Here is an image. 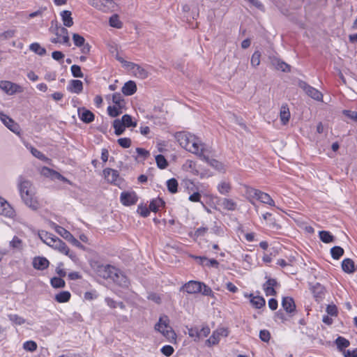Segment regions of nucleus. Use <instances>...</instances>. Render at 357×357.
Instances as JSON below:
<instances>
[{"label": "nucleus", "mask_w": 357, "mask_h": 357, "mask_svg": "<svg viewBox=\"0 0 357 357\" xmlns=\"http://www.w3.org/2000/svg\"><path fill=\"white\" fill-rule=\"evenodd\" d=\"M18 189L22 201L27 206L33 210L39 208L35 189L29 181L20 176L18 180Z\"/></svg>", "instance_id": "obj_1"}, {"label": "nucleus", "mask_w": 357, "mask_h": 357, "mask_svg": "<svg viewBox=\"0 0 357 357\" xmlns=\"http://www.w3.org/2000/svg\"><path fill=\"white\" fill-rule=\"evenodd\" d=\"M186 151L197 155L202 159L205 154L211 153V148L194 135Z\"/></svg>", "instance_id": "obj_2"}, {"label": "nucleus", "mask_w": 357, "mask_h": 357, "mask_svg": "<svg viewBox=\"0 0 357 357\" xmlns=\"http://www.w3.org/2000/svg\"><path fill=\"white\" fill-rule=\"evenodd\" d=\"M155 329L162 333L170 342L176 341V335L169 325V319L167 316L161 317L155 326Z\"/></svg>", "instance_id": "obj_3"}, {"label": "nucleus", "mask_w": 357, "mask_h": 357, "mask_svg": "<svg viewBox=\"0 0 357 357\" xmlns=\"http://www.w3.org/2000/svg\"><path fill=\"white\" fill-rule=\"evenodd\" d=\"M0 89L8 96L23 92L22 86L18 84L7 80L0 81Z\"/></svg>", "instance_id": "obj_4"}, {"label": "nucleus", "mask_w": 357, "mask_h": 357, "mask_svg": "<svg viewBox=\"0 0 357 357\" xmlns=\"http://www.w3.org/2000/svg\"><path fill=\"white\" fill-rule=\"evenodd\" d=\"M127 65L128 66L127 70L135 77L140 79H144L149 77V73L144 67L132 62H131L130 64Z\"/></svg>", "instance_id": "obj_5"}, {"label": "nucleus", "mask_w": 357, "mask_h": 357, "mask_svg": "<svg viewBox=\"0 0 357 357\" xmlns=\"http://www.w3.org/2000/svg\"><path fill=\"white\" fill-rule=\"evenodd\" d=\"M299 86L305 92V93L317 101H323V94L318 89L309 85L305 82L301 81Z\"/></svg>", "instance_id": "obj_6"}, {"label": "nucleus", "mask_w": 357, "mask_h": 357, "mask_svg": "<svg viewBox=\"0 0 357 357\" xmlns=\"http://www.w3.org/2000/svg\"><path fill=\"white\" fill-rule=\"evenodd\" d=\"M229 335V331L225 328H218L214 331L211 337L206 341V344L208 347L218 344L221 337Z\"/></svg>", "instance_id": "obj_7"}, {"label": "nucleus", "mask_w": 357, "mask_h": 357, "mask_svg": "<svg viewBox=\"0 0 357 357\" xmlns=\"http://www.w3.org/2000/svg\"><path fill=\"white\" fill-rule=\"evenodd\" d=\"M102 173L105 180L108 183L118 186L121 185V179L117 170L111 168H105Z\"/></svg>", "instance_id": "obj_8"}, {"label": "nucleus", "mask_w": 357, "mask_h": 357, "mask_svg": "<svg viewBox=\"0 0 357 357\" xmlns=\"http://www.w3.org/2000/svg\"><path fill=\"white\" fill-rule=\"evenodd\" d=\"M138 201V197L134 191H123L120 195V202L126 206L135 205Z\"/></svg>", "instance_id": "obj_9"}, {"label": "nucleus", "mask_w": 357, "mask_h": 357, "mask_svg": "<svg viewBox=\"0 0 357 357\" xmlns=\"http://www.w3.org/2000/svg\"><path fill=\"white\" fill-rule=\"evenodd\" d=\"M193 135V134L186 131H179L174 134V137L180 146L186 150L190 144Z\"/></svg>", "instance_id": "obj_10"}, {"label": "nucleus", "mask_w": 357, "mask_h": 357, "mask_svg": "<svg viewBox=\"0 0 357 357\" xmlns=\"http://www.w3.org/2000/svg\"><path fill=\"white\" fill-rule=\"evenodd\" d=\"M87 1L91 6L103 12H107L114 4L112 0H87Z\"/></svg>", "instance_id": "obj_11"}, {"label": "nucleus", "mask_w": 357, "mask_h": 357, "mask_svg": "<svg viewBox=\"0 0 357 357\" xmlns=\"http://www.w3.org/2000/svg\"><path fill=\"white\" fill-rule=\"evenodd\" d=\"M117 273V268L111 265H101L98 268V275L105 279H112Z\"/></svg>", "instance_id": "obj_12"}, {"label": "nucleus", "mask_w": 357, "mask_h": 357, "mask_svg": "<svg viewBox=\"0 0 357 357\" xmlns=\"http://www.w3.org/2000/svg\"><path fill=\"white\" fill-rule=\"evenodd\" d=\"M0 120L1 122L14 133H20V126L11 118L0 112Z\"/></svg>", "instance_id": "obj_13"}, {"label": "nucleus", "mask_w": 357, "mask_h": 357, "mask_svg": "<svg viewBox=\"0 0 357 357\" xmlns=\"http://www.w3.org/2000/svg\"><path fill=\"white\" fill-rule=\"evenodd\" d=\"M51 247L56 250H58L59 252L65 254L71 259H74L75 257V255L73 252H70V249L66 245V244L58 237L56 238V239H55L54 243L52 245Z\"/></svg>", "instance_id": "obj_14"}, {"label": "nucleus", "mask_w": 357, "mask_h": 357, "mask_svg": "<svg viewBox=\"0 0 357 357\" xmlns=\"http://www.w3.org/2000/svg\"><path fill=\"white\" fill-rule=\"evenodd\" d=\"M202 282L191 280L185 283L183 288L184 290L190 294H197L202 291Z\"/></svg>", "instance_id": "obj_15"}, {"label": "nucleus", "mask_w": 357, "mask_h": 357, "mask_svg": "<svg viewBox=\"0 0 357 357\" xmlns=\"http://www.w3.org/2000/svg\"><path fill=\"white\" fill-rule=\"evenodd\" d=\"M244 296L250 298L251 305L256 309H261L265 306L266 301L262 296H254L253 294L248 293H245Z\"/></svg>", "instance_id": "obj_16"}, {"label": "nucleus", "mask_w": 357, "mask_h": 357, "mask_svg": "<svg viewBox=\"0 0 357 357\" xmlns=\"http://www.w3.org/2000/svg\"><path fill=\"white\" fill-rule=\"evenodd\" d=\"M310 289L316 301H320L324 298L326 289L320 283L317 282L311 287Z\"/></svg>", "instance_id": "obj_17"}, {"label": "nucleus", "mask_w": 357, "mask_h": 357, "mask_svg": "<svg viewBox=\"0 0 357 357\" xmlns=\"http://www.w3.org/2000/svg\"><path fill=\"white\" fill-rule=\"evenodd\" d=\"M112 280L114 283L123 288H128L130 284L128 278L119 269H117V273H116Z\"/></svg>", "instance_id": "obj_18"}, {"label": "nucleus", "mask_w": 357, "mask_h": 357, "mask_svg": "<svg viewBox=\"0 0 357 357\" xmlns=\"http://www.w3.org/2000/svg\"><path fill=\"white\" fill-rule=\"evenodd\" d=\"M203 161L207 162L211 167L218 170L220 172H225V165L222 162L217 160L216 159L210 158L207 154H205L202 159Z\"/></svg>", "instance_id": "obj_19"}, {"label": "nucleus", "mask_w": 357, "mask_h": 357, "mask_svg": "<svg viewBox=\"0 0 357 357\" xmlns=\"http://www.w3.org/2000/svg\"><path fill=\"white\" fill-rule=\"evenodd\" d=\"M78 116L82 121L86 123H89L94 121V114L85 107L78 109Z\"/></svg>", "instance_id": "obj_20"}, {"label": "nucleus", "mask_w": 357, "mask_h": 357, "mask_svg": "<svg viewBox=\"0 0 357 357\" xmlns=\"http://www.w3.org/2000/svg\"><path fill=\"white\" fill-rule=\"evenodd\" d=\"M278 285V282L275 279L269 278L263 285V289L265 292V294L268 296H275L276 294V291L275 290V287Z\"/></svg>", "instance_id": "obj_21"}, {"label": "nucleus", "mask_w": 357, "mask_h": 357, "mask_svg": "<svg viewBox=\"0 0 357 357\" xmlns=\"http://www.w3.org/2000/svg\"><path fill=\"white\" fill-rule=\"evenodd\" d=\"M67 90L70 93L79 94L83 90V83L79 79H72L67 86Z\"/></svg>", "instance_id": "obj_22"}, {"label": "nucleus", "mask_w": 357, "mask_h": 357, "mask_svg": "<svg viewBox=\"0 0 357 357\" xmlns=\"http://www.w3.org/2000/svg\"><path fill=\"white\" fill-rule=\"evenodd\" d=\"M54 33L57 37L62 39V43L69 45V36L68 30L61 26H56Z\"/></svg>", "instance_id": "obj_23"}, {"label": "nucleus", "mask_w": 357, "mask_h": 357, "mask_svg": "<svg viewBox=\"0 0 357 357\" xmlns=\"http://www.w3.org/2000/svg\"><path fill=\"white\" fill-rule=\"evenodd\" d=\"M32 264L34 268L43 271L49 266L50 262L45 257H36Z\"/></svg>", "instance_id": "obj_24"}, {"label": "nucleus", "mask_w": 357, "mask_h": 357, "mask_svg": "<svg viewBox=\"0 0 357 357\" xmlns=\"http://www.w3.org/2000/svg\"><path fill=\"white\" fill-rule=\"evenodd\" d=\"M219 205L225 210L235 211L237 204L231 199L222 198L219 200Z\"/></svg>", "instance_id": "obj_25"}, {"label": "nucleus", "mask_w": 357, "mask_h": 357, "mask_svg": "<svg viewBox=\"0 0 357 357\" xmlns=\"http://www.w3.org/2000/svg\"><path fill=\"white\" fill-rule=\"evenodd\" d=\"M334 343L338 351L342 352L343 355L344 352L347 351L346 348L349 347L350 345V342L342 336H338Z\"/></svg>", "instance_id": "obj_26"}, {"label": "nucleus", "mask_w": 357, "mask_h": 357, "mask_svg": "<svg viewBox=\"0 0 357 357\" xmlns=\"http://www.w3.org/2000/svg\"><path fill=\"white\" fill-rule=\"evenodd\" d=\"M282 306L287 313H292L296 309L294 299L289 296L282 298Z\"/></svg>", "instance_id": "obj_27"}, {"label": "nucleus", "mask_w": 357, "mask_h": 357, "mask_svg": "<svg viewBox=\"0 0 357 357\" xmlns=\"http://www.w3.org/2000/svg\"><path fill=\"white\" fill-rule=\"evenodd\" d=\"M137 91V85L134 81H128L121 89L122 93L126 96H132Z\"/></svg>", "instance_id": "obj_28"}, {"label": "nucleus", "mask_w": 357, "mask_h": 357, "mask_svg": "<svg viewBox=\"0 0 357 357\" xmlns=\"http://www.w3.org/2000/svg\"><path fill=\"white\" fill-rule=\"evenodd\" d=\"M61 20L65 26L70 27L73 25L72 13L70 10H63L60 13Z\"/></svg>", "instance_id": "obj_29"}, {"label": "nucleus", "mask_w": 357, "mask_h": 357, "mask_svg": "<svg viewBox=\"0 0 357 357\" xmlns=\"http://www.w3.org/2000/svg\"><path fill=\"white\" fill-rule=\"evenodd\" d=\"M280 121L283 125H286L290 118V112L287 104H284L281 106L280 112Z\"/></svg>", "instance_id": "obj_30"}, {"label": "nucleus", "mask_w": 357, "mask_h": 357, "mask_svg": "<svg viewBox=\"0 0 357 357\" xmlns=\"http://www.w3.org/2000/svg\"><path fill=\"white\" fill-rule=\"evenodd\" d=\"M342 268L345 273H354L356 269L354 261L349 258L344 259L342 261Z\"/></svg>", "instance_id": "obj_31"}, {"label": "nucleus", "mask_w": 357, "mask_h": 357, "mask_svg": "<svg viewBox=\"0 0 357 357\" xmlns=\"http://www.w3.org/2000/svg\"><path fill=\"white\" fill-rule=\"evenodd\" d=\"M9 248L15 251H21L23 248V241L18 236H14L13 239L9 242Z\"/></svg>", "instance_id": "obj_32"}, {"label": "nucleus", "mask_w": 357, "mask_h": 357, "mask_svg": "<svg viewBox=\"0 0 357 357\" xmlns=\"http://www.w3.org/2000/svg\"><path fill=\"white\" fill-rule=\"evenodd\" d=\"M217 190L221 195H227L231 190V183L229 182L222 181L217 185Z\"/></svg>", "instance_id": "obj_33"}, {"label": "nucleus", "mask_w": 357, "mask_h": 357, "mask_svg": "<svg viewBox=\"0 0 357 357\" xmlns=\"http://www.w3.org/2000/svg\"><path fill=\"white\" fill-rule=\"evenodd\" d=\"M319 237L320 240L324 243H330L335 241V236L328 231H319Z\"/></svg>", "instance_id": "obj_34"}, {"label": "nucleus", "mask_w": 357, "mask_h": 357, "mask_svg": "<svg viewBox=\"0 0 357 357\" xmlns=\"http://www.w3.org/2000/svg\"><path fill=\"white\" fill-rule=\"evenodd\" d=\"M71 294L68 291H62L56 294L54 296V300L59 303H66L70 299Z\"/></svg>", "instance_id": "obj_35"}, {"label": "nucleus", "mask_w": 357, "mask_h": 357, "mask_svg": "<svg viewBox=\"0 0 357 357\" xmlns=\"http://www.w3.org/2000/svg\"><path fill=\"white\" fill-rule=\"evenodd\" d=\"M26 147L28 149H29L31 154L34 157L37 158L38 159H39V160H42L43 162H47L48 164L50 163L51 160L50 158H48L47 156H45L42 152H40V151H38V149H36V148H34V147H33L31 146H30L29 147H28L26 146Z\"/></svg>", "instance_id": "obj_36"}, {"label": "nucleus", "mask_w": 357, "mask_h": 357, "mask_svg": "<svg viewBox=\"0 0 357 357\" xmlns=\"http://www.w3.org/2000/svg\"><path fill=\"white\" fill-rule=\"evenodd\" d=\"M40 237L45 243H46L47 245L50 247L54 243L55 239H56L57 238V236H54L52 234L44 231L40 234Z\"/></svg>", "instance_id": "obj_37"}, {"label": "nucleus", "mask_w": 357, "mask_h": 357, "mask_svg": "<svg viewBox=\"0 0 357 357\" xmlns=\"http://www.w3.org/2000/svg\"><path fill=\"white\" fill-rule=\"evenodd\" d=\"M165 204L164 201L160 198H155L151 201L149 204V209L153 212H157L160 208L162 207Z\"/></svg>", "instance_id": "obj_38"}, {"label": "nucleus", "mask_w": 357, "mask_h": 357, "mask_svg": "<svg viewBox=\"0 0 357 357\" xmlns=\"http://www.w3.org/2000/svg\"><path fill=\"white\" fill-rule=\"evenodd\" d=\"M258 200L271 206H275V203L271 197L268 193L264 192L262 191L260 192Z\"/></svg>", "instance_id": "obj_39"}, {"label": "nucleus", "mask_w": 357, "mask_h": 357, "mask_svg": "<svg viewBox=\"0 0 357 357\" xmlns=\"http://www.w3.org/2000/svg\"><path fill=\"white\" fill-rule=\"evenodd\" d=\"M123 106L121 105H112L107 107L108 114L112 117H116L123 112Z\"/></svg>", "instance_id": "obj_40"}, {"label": "nucleus", "mask_w": 357, "mask_h": 357, "mask_svg": "<svg viewBox=\"0 0 357 357\" xmlns=\"http://www.w3.org/2000/svg\"><path fill=\"white\" fill-rule=\"evenodd\" d=\"M29 50L39 56H44L46 54L45 48L43 47L38 43H33L29 45Z\"/></svg>", "instance_id": "obj_41"}, {"label": "nucleus", "mask_w": 357, "mask_h": 357, "mask_svg": "<svg viewBox=\"0 0 357 357\" xmlns=\"http://www.w3.org/2000/svg\"><path fill=\"white\" fill-rule=\"evenodd\" d=\"M113 127L114 128V133L116 135H121L123 133L126 126L119 119H115L113 122Z\"/></svg>", "instance_id": "obj_42"}, {"label": "nucleus", "mask_w": 357, "mask_h": 357, "mask_svg": "<svg viewBox=\"0 0 357 357\" xmlns=\"http://www.w3.org/2000/svg\"><path fill=\"white\" fill-rule=\"evenodd\" d=\"M11 213V208L9 204L0 197V214L9 215Z\"/></svg>", "instance_id": "obj_43"}, {"label": "nucleus", "mask_w": 357, "mask_h": 357, "mask_svg": "<svg viewBox=\"0 0 357 357\" xmlns=\"http://www.w3.org/2000/svg\"><path fill=\"white\" fill-rule=\"evenodd\" d=\"M8 317L13 325L21 326L26 323V319L17 314H9Z\"/></svg>", "instance_id": "obj_44"}, {"label": "nucleus", "mask_w": 357, "mask_h": 357, "mask_svg": "<svg viewBox=\"0 0 357 357\" xmlns=\"http://www.w3.org/2000/svg\"><path fill=\"white\" fill-rule=\"evenodd\" d=\"M260 192L261 190L253 188H247L245 190V194L250 202L252 203V199H256L258 200Z\"/></svg>", "instance_id": "obj_45"}, {"label": "nucleus", "mask_w": 357, "mask_h": 357, "mask_svg": "<svg viewBox=\"0 0 357 357\" xmlns=\"http://www.w3.org/2000/svg\"><path fill=\"white\" fill-rule=\"evenodd\" d=\"M109 23L112 27L116 29H121L123 26V23L117 14H114L109 17Z\"/></svg>", "instance_id": "obj_46"}, {"label": "nucleus", "mask_w": 357, "mask_h": 357, "mask_svg": "<svg viewBox=\"0 0 357 357\" xmlns=\"http://www.w3.org/2000/svg\"><path fill=\"white\" fill-rule=\"evenodd\" d=\"M344 253V249L340 246H334L331 249V255L333 259H339Z\"/></svg>", "instance_id": "obj_47"}, {"label": "nucleus", "mask_w": 357, "mask_h": 357, "mask_svg": "<svg viewBox=\"0 0 357 357\" xmlns=\"http://www.w3.org/2000/svg\"><path fill=\"white\" fill-rule=\"evenodd\" d=\"M178 181L176 178H172L167 181V189L172 194L178 191Z\"/></svg>", "instance_id": "obj_48"}, {"label": "nucleus", "mask_w": 357, "mask_h": 357, "mask_svg": "<svg viewBox=\"0 0 357 357\" xmlns=\"http://www.w3.org/2000/svg\"><path fill=\"white\" fill-rule=\"evenodd\" d=\"M120 120L126 128L137 126V123L132 121V116L129 114H124Z\"/></svg>", "instance_id": "obj_49"}, {"label": "nucleus", "mask_w": 357, "mask_h": 357, "mask_svg": "<svg viewBox=\"0 0 357 357\" xmlns=\"http://www.w3.org/2000/svg\"><path fill=\"white\" fill-rule=\"evenodd\" d=\"M56 231L65 239L68 241H76L73 236L66 229L62 227H58Z\"/></svg>", "instance_id": "obj_50"}, {"label": "nucleus", "mask_w": 357, "mask_h": 357, "mask_svg": "<svg viewBox=\"0 0 357 357\" xmlns=\"http://www.w3.org/2000/svg\"><path fill=\"white\" fill-rule=\"evenodd\" d=\"M50 283L54 288H63L66 286V282L61 278H52Z\"/></svg>", "instance_id": "obj_51"}, {"label": "nucleus", "mask_w": 357, "mask_h": 357, "mask_svg": "<svg viewBox=\"0 0 357 357\" xmlns=\"http://www.w3.org/2000/svg\"><path fill=\"white\" fill-rule=\"evenodd\" d=\"M186 190L188 193L190 195L196 191H199V188L191 180H188L185 182Z\"/></svg>", "instance_id": "obj_52"}, {"label": "nucleus", "mask_w": 357, "mask_h": 357, "mask_svg": "<svg viewBox=\"0 0 357 357\" xmlns=\"http://www.w3.org/2000/svg\"><path fill=\"white\" fill-rule=\"evenodd\" d=\"M23 349L27 351L33 352L37 349V344L33 340L26 341L23 343Z\"/></svg>", "instance_id": "obj_53"}, {"label": "nucleus", "mask_w": 357, "mask_h": 357, "mask_svg": "<svg viewBox=\"0 0 357 357\" xmlns=\"http://www.w3.org/2000/svg\"><path fill=\"white\" fill-rule=\"evenodd\" d=\"M188 331L189 336L192 338H194L195 341L198 340L200 338V333L198 327L195 326L188 328Z\"/></svg>", "instance_id": "obj_54"}, {"label": "nucleus", "mask_w": 357, "mask_h": 357, "mask_svg": "<svg viewBox=\"0 0 357 357\" xmlns=\"http://www.w3.org/2000/svg\"><path fill=\"white\" fill-rule=\"evenodd\" d=\"M40 172H41V174H43V176H46V177H50L52 179L55 178L56 174L57 173V172H56L49 167H43L41 169Z\"/></svg>", "instance_id": "obj_55"}, {"label": "nucleus", "mask_w": 357, "mask_h": 357, "mask_svg": "<svg viewBox=\"0 0 357 357\" xmlns=\"http://www.w3.org/2000/svg\"><path fill=\"white\" fill-rule=\"evenodd\" d=\"M155 161L160 169H165L167 166V161L162 155H158L155 157Z\"/></svg>", "instance_id": "obj_56"}, {"label": "nucleus", "mask_w": 357, "mask_h": 357, "mask_svg": "<svg viewBox=\"0 0 357 357\" xmlns=\"http://www.w3.org/2000/svg\"><path fill=\"white\" fill-rule=\"evenodd\" d=\"M70 70H71V73L74 77L82 78L84 77V75L82 72V70H81V68L79 66L73 65L70 67Z\"/></svg>", "instance_id": "obj_57"}, {"label": "nucleus", "mask_w": 357, "mask_h": 357, "mask_svg": "<svg viewBox=\"0 0 357 357\" xmlns=\"http://www.w3.org/2000/svg\"><path fill=\"white\" fill-rule=\"evenodd\" d=\"M73 40L75 46L79 47L85 43V39L78 33H73Z\"/></svg>", "instance_id": "obj_58"}, {"label": "nucleus", "mask_w": 357, "mask_h": 357, "mask_svg": "<svg viewBox=\"0 0 357 357\" xmlns=\"http://www.w3.org/2000/svg\"><path fill=\"white\" fill-rule=\"evenodd\" d=\"M112 102L116 105L124 107L125 105L124 100L123 99L121 94L119 93H114L112 95Z\"/></svg>", "instance_id": "obj_59"}, {"label": "nucleus", "mask_w": 357, "mask_h": 357, "mask_svg": "<svg viewBox=\"0 0 357 357\" xmlns=\"http://www.w3.org/2000/svg\"><path fill=\"white\" fill-rule=\"evenodd\" d=\"M150 211L151 210L149 209V208H147L146 206L143 205H139L137 210V213L140 214L141 216L144 218L149 215Z\"/></svg>", "instance_id": "obj_60"}, {"label": "nucleus", "mask_w": 357, "mask_h": 357, "mask_svg": "<svg viewBox=\"0 0 357 357\" xmlns=\"http://www.w3.org/2000/svg\"><path fill=\"white\" fill-rule=\"evenodd\" d=\"M261 54L259 52H255L251 58V65L254 67L258 66L260 63Z\"/></svg>", "instance_id": "obj_61"}, {"label": "nucleus", "mask_w": 357, "mask_h": 357, "mask_svg": "<svg viewBox=\"0 0 357 357\" xmlns=\"http://www.w3.org/2000/svg\"><path fill=\"white\" fill-rule=\"evenodd\" d=\"M118 144L123 148H129L131 145V140L128 137L119 138L118 140Z\"/></svg>", "instance_id": "obj_62"}, {"label": "nucleus", "mask_w": 357, "mask_h": 357, "mask_svg": "<svg viewBox=\"0 0 357 357\" xmlns=\"http://www.w3.org/2000/svg\"><path fill=\"white\" fill-rule=\"evenodd\" d=\"M259 338L264 342H268L271 338V334L268 330H261L259 331Z\"/></svg>", "instance_id": "obj_63"}, {"label": "nucleus", "mask_w": 357, "mask_h": 357, "mask_svg": "<svg viewBox=\"0 0 357 357\" xmlns=\"http://www.w3.org/2000/svg\"><path fill=\"white\" fill-rule=\"evenodd\" d=\"M344 115L357 122V112L344 109L342 111Z\"/></svg>", "instance_id": "obj_64"}]
</instances>
